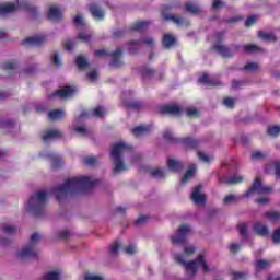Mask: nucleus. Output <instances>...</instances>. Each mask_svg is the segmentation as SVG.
<instances>
[{
  "mask_svg": "<svg viewBox=\"0 0 280 280\" xmlns=\"http://www.w3.org/2000/svg\"><path fill=\"white\" fill-rule=\"evenodd\" d=\"M153 178H165V171L161 168H155L151 172Z\"/></svg>",
  "mask_w": 280,
  "mask_h": 280,
  "instance_id": "8fccbe9b",
  "label": "nucleus"
},
{
  "mask_svg": "<svg viewBox=\"0 0 280 280\" xmlns=\"http://www.w3.org/2000/svg\"><path fill=\"white\" fill-rule=\"evenodd\" d=\"M75 65L80 71H84V69H88V67L91 66V63L86 58H84V56H78L75 59Z\"/></svg>",
  "mask_w": 280,
  "mask_h": 280,
  "instance_id": "bb28decb",
  "label": "nucleus"
},
{
  "mask_svg": "<svg viewBox=\"0 0 280 280\" xmlns=\"http://www.w3.org/2000/svg\"><path fill=\"white\" fill-rule=\"evenodd\" d=\"M270 167H273L276 177L280 178V161H276L271 165H267L265 167L266 172H268V170H270Z\"/></svg>",
  "mask_w": 280,
  "mask_h": 280,
  "instance_id": "e433bc0d",
  "label": "nucleus"
},
{
  "mask_svg": "<svg viewBox=\"0 0 280 280\" xmlns=\"http://www.w3.org/2000/svg\"><path fill=\"white\" fill-rule=\"evenodd\" d=\"M16 10H25L26 12H30L33 19H36V16H38V10L36 9V7H33L27 0H18L16 4H0V16H3L4 14H10L12 12H16Z\"/></svg>",
  "mask_w": 280,
  "mask_h": 280,
  "instance_id": "7ed1b4c3",
  "label": "nucleus"
},
{
  "mask_svg": "<svg viewBox=\"0 0 280 280\" xmlns=\"http://www.w3.org/2000/svg\"><path fill=\"white\" fill-rule=\"evenodd\" d=\"M129 45V54L135 55L137 54V49H139V45H141V40H131L128 43Z\"/></svg>",
  "mask_w": 280,
  "mask_h": 280,
  "instance_id": "4c0bfd02",
  "label": "nucleus"
},
{
  "mask_svg": "<svg viewBox=\"0 0 280 280\" xmlns=\"http://www.w3.org/2000/svg\"><path fill=\"white\" fill-rule=\"evenodd\" d=\"M240 235L245 240H248V225L246 223H242L238 225Z\"/></svg>",
  "mask_w": 280,
  "mask_h": 280,
  "instance_id": "37998d69",
  "label": "nucleus"
},
{
  "mask_svg": "<svg viewBox=\"0 0 280 280\" xmlns=\"http://www.w3.org/2000/svg\"><path fill=\"white\" fill-rule=\"evenodd\" d=\"M233 275V280H246L248 279V272H240L235 271L232 273Z\"/></svg>",
  "mask_w": 280,
  "mask_h": 280,
  "instance_id": "09e8293b",
  "label": "nucleus"
},
{
  "mask_svg": "<svg viewBox=\"0 0 280 280\" xmlns=\"http://www.w3.org/2000/svg\"><path fill=\"white\" fill-rule=\"evenodd\" d=\"M48 117L49 119H62V117H65V112L60 110V109H55L48 113Z\"/></svg>",
  "mask_w": 280,
  "mask_h": 280,
  "instance_id": "c9c22d12",
  "label": "nucleus"
},
{
  "mask_svg": "<svg viewBox=\"0 0 280 280\" xmlns=\"http://www.w3.org/2000/svg\"><path fill=\"white\" fill-rule=\"evenodd\" d=\"M200 191H202V186H196L191 192L190 198L195 205H205V200H207L205 195L200 194Z\"/></svg>",
  "mask_w": 280,
  "mask_h": 280,
  "instance_id": "2eb2a0df",
  "label": "nucleus"
},
{
  "mask_svg": "<svg viewBox=\"0 0 280 280\" xmlns=\"http://www.w3.org/2000/svg\"><path fill=\"white\" fill-rule=\"evenodd\" d=\"M48 156L52 161V167L58 168V167H62V165H65V161H62V158H60L58 155H54V154H49Z\"/></svg>",
  "mask_w": 280,
  "mask_h": 280,
  "instance_id": "72a5a7b5",
  "label": "nucleus"
},
{
  "mask_svg": "<svg viewBox=\"0 0 280 280\" xmlns=\"http://www.w3.org/2000/svg\"><path fill=\"white\" fill-rule=\"evenodd\" d=\"M126 108H132V110H141L143 103L141 101H124Z\"/></svg>",
  "mask_w": 280,
  "mask_h": 280,
  "instance_id": "c756f323",
  "label": "nucleus"
},
{
  "mask_svg": "<svg viewBox=\"0 0 280 280\" xmlns=\"http://www.w3.org/2000/svg\"><path fill=\"white\" fill-rule=\"evenodd\" d=\"M119 248H121V244L114 243L109 246V253H112V255H117V253L119 252Z\"/></svg>",
  "mask_w": 280,
  "mask_h": 280,
  "instance_id": "680f3d73",
  "label": "nucleus"
},
{
  "mask_svg": "<svg viewBox=\"0 0 280 280\" xmlns=\"http://www.w3.org/2000/svg\"><path fill=\"white\" fill-rule=\"evenodd\" d=\"M51 139H62V131L58 129H51L44 133L43 141H49Z\"/></svg>",
  "mask_w": 280,
  "mask_h": 280,
  "instance_id": "4be33fe9",
  "label": "nucleus"
},
{
  "mask_svg": "<svg viewBox=\"0 0 280 280\" xmlns=\"http://www.w3.org/2000/svg\"><path fill=\"white\" fill-rule=\"evenodd\" d=\"M94 56H96V58H101L102 56H110V54L106 49H97L94 51Z\"/></svg>",
  "mask_w": 280,
  "mask_h": 280,
  "instance_id": "69168bd1",
  "label": "nucleus"
},
{
  "mask_svg": "<svg viewBox=\"0 0 280 280\" xmlns=\"http://www.w3.org/2000/svg\"><path fill=\"white\" fill-rule=\"evenodd\" d=\"M176 45V36L165 33L162 37V46L164 49H172Z\"/></svg>",
  "mask_w": 280,
  "mask_h": 280,
  "instance_id": "a211bd4d",
  "label": "nucleus"
},
{
  "mask_svg": "<svg viewBox=\"0 0 280 280\" xmlns=\"http://www.w3.org/2000/svg\"><path fill=\"white\" fill-rule=\"evenodd\" d=\"M84 165H89L90 167H93L95 163H97V158L95 156H86L83 159Z\"/></svg>",
  "mask_w": 280,
  "mask_h": 280,
  "instance_id": "3c124183",
  "label": "nucleus"
},
{
  "mask_svg": "<svg viewBox=\"0 0 280 280\" xmlns=\"http://www.w3.org/2000/svg\"><path fill=\"white\" fill-rule=\"evenodd\" d=\"M14 120L8 119V120H2L0 121V128L9 129V128H14Z\"/></svg>",
  "mask_w": 280,
  "mask_h": 280,
  "instance_id": "603ef678",
  "label": "nucleus"
},
{
  "mask_svg": "<svg viewBox=\"0 0 280 280\" xmlns=\"http://www.w3.org/2000/svg\"><path fill=\"white\" fill-rule=\"evenodd\" d=\"M180 3L177 4H166L164 7H162L161 10V14H162V19H164V21H172L175 23V25H177L178 27L185 25L186 27H189V21L185 20L184 18H180L178 15H172L168 14V12H171V10L173 8H179Z\"/></svg>",
  "mask_w": 280,
  "mask_h": 280,
  "instance_id": "6e6552de",
  "label": "nucleus"
},
{
  "mask_svg": "<svg viewBox=\"0 0 280 280\" xmlns=\"http://www.w3.org/2000/svg\"><path fill=\"white\" fill-rule=\"evenodd\" d=\"M48 21H62V11L58 7L52 5L47 13Z\"/></svg>",
  "mask_w": 280,
  "mask_h": 280,
  "instance_id": "f3484780",
  "label": "nucleus"
},
{
  "mask_svg": "<svg viewBox=\"0 0 280 280\" xmlns=\"http://www.w3.org/2000/svg\"><path fill=\"white\" fill-rule=\"evenodd\" d=\"M245 71H257L259 69V65L256 62H248L244 66Z\"/></svg>",
  "mask_w": 280,
  "mask_h": 280,
  "instance_id": "6e6d98bb",
  "label": "nucleus"
},
{
  "mask_svg": "<svg viewBox=\"0 0 280 280\" xmlns=\"http://www.w3.org/2000/svg\"><path fill=\"white\" fill-rule=\"evenodd\" d=\"M267 135H269V137H279L280 126H269L267 128Z\"/></svg>",
  "mask_w": 280,
  "mask_h": 280,
  "instance_id": "58836bf2",
  "label": "nucleus"
},
{
  "mask_svg": "<svg viewBox=\"0 0 280 280\" xmlns=\"http://www.w3.org/2000/svg\"><path fill=\"white\" fill-rule=\"evenodd\" d=\"M254 231L257 233V235H260L261 237H266L268 235V226L262 223H255L254 224Z\"/></svg>",
  "mask_w": 280,
  "mask_h": 280,
  "instance_id": "a878e982",
  "label": "nucleus"
},
{
  "mask_svg": "<svg viewBox=\"0 0 280 280\" xmlns=\"http://www.w3.org/2000/svg\"><path fill=\"white\" fill-rule=\"evenodd\" d=\"M43 280H60V272L50 271L43 277Z\"/></svg>",
  "mask_w": 280,
  "mask_h": 280,
  "instance_id": "a19ab883",
  "label": "nucleus"
},
{
  "mask_svg": "<svg viewBox=\"0 0 280 280\" xmlns=\"http://www.w3.org/2000/svg\"><path fill=\"white\" fill-rule=\"evenodd\" d=\"M57 237L58 240H69V237H71V232H69V230L59 231Z\"/></svg>",
  "mask_w": 280,
  "mask_h": 280,
  "instance_id": "864d4df0",
  "label": "nucleus"
},
{
  "mask_svg": "<svg viewBox=\"0 0 280 280\" xmlns=\"http://www.w3.org/2000/svg\"><path fill=\"white\" fill-rule=\"evenodd\" d=\"M266 156H268V153H265L261 151H254L252 153V159H254L255 161H264V159H266Z\"/></svg>",
  "mask_w": 280,
  "mask_h": 280,
  "instance_id": "c03bdc74",
  "label": "nucleus"
},
{
  "mask_svg": "<svg viewBox=\"0 0 280 280\" xmlns=\"http://www.w3.org/2000/svg\"><path fill=\"white\" fill-rule=\"evenodd\" d=\"M167 166L171 172H174L175 174H180L183 171V162L176 161L174 159H168Z\"/></svg>",
  "mask_w": 280,
  "mask_h": 280,
  "instance_id": "412c9836",
  "label": "nucleus"
},
{
  "mask_svg": "<svg viewBox=\"0 0 280 280\" xmlns=\"http://www.w3.org/2000/svg\"><path fill=\"white\" fill-rule=\"evenodd\" d=\"M257 15H250L249 18H247L245 21V27H253V25L257 23Z\"/></svg>",
  "mask_w": 280,
  "mask_h": 280,
  "instance_id": "5fc2aeb1",
  "label": "nucleus"
},
{
  "mask_svg": "<svg viewBox=\"0 0 280 280\" xmlns=\"http://www.w3.org/2000/svg\"><path fill=\"white\" fill-rule=\"evenodd\" d=\"M272 191V187L264 186L261 182V177H256L252 186L248 190L245 191L244 197L248 198V196H253V194H258V196H264L266 194H270Z\"/></svg>",
  "mask_w": 280,
  "mask_h": 280,
  "instance_id": "1a4fd4ad",
  "label": "nucleus"
},
{
  "mask_svg": "<svg viewBox=\"0 0 280 280\" xmlns=\"http://www.w3.org/2000/svg\"><path fill=\"white\" fill-rule=\"evenodd\" d=\"M195 174H196V164H192L189 166V168L186 171L185 175L183 176L180 180L182 185H185L187 180H190V178H194Z\"/></svg>",
  "mask_w": 280,
  "mask_h": 280,
  "instance_id": "cd10ccee",
  "label": "nucleus"
},
{
  "mask_svg": "<svg viewBox=\"0 0 280 280\" xmlns=\"http://www.w3.org/2000/svg\"><path fill=\"white\" fill-rule=\"evenodd\" d=\"M148 130H150L149 127L145 126H137L135 127L131 132L133 135V137H136L137 139H139V137H143V135H145V132H148Z\"/></svg>",
  "mask_w": 280,
  "mask_h": 280,
  "instance_id": "2f4dec72",
  "label": "nucleus"
},
{
  "mask_svg": "<svg viewBox=\"0 0 280 280\" xmlns=\"http://www.w3.org/2000/svg\"><path fill=\"white\" fill-rule=\"evenodd\" d=\"M150 25V22L149 21H138V22H135L130 27V32H140V33H143L145 32V30H148Z\"/></svg>",
  "mask_w": 280,
  "mask_h": 280,
  "instance_id": "aec40b11",
  "label": "nucleus"
},
{
  "mask_svg": "<svg viewBox=\"0 0 280 280\" xmlns=\"http://www.w3.org/2000/svg\"><path fill=\"white\" fill-rule=\"evenodd\" d=\"M265 218L270 222H279L280 221V212L275 210H269L265 212Z\"/></svg>",
  "mask_w": 280,
  "mask_h": 280,
  "instance_id": "473e14b6",
  "label": "nucleus"
},
{
  "mask_svg": "<svg viewBox=\"0 0 280 280\" xmlns=\"http://www.w3.org/2000/svg\"><path fill=\"white\" fill-rule=\"evenodd\" d=\"M138 40H140V43H143V45H148V47H154V39L152 37H144Z\"/></svg>",
  "mask_w": 280,
  "mask_h": 280,
  "instance_id": "e2e57ef3",
  "label": "nucleus"
},
{
  "mask_svg": "<svg viewBox=\"0 0 280 280\" xmlns=\"http://www.w3.org/2000/svg\"><path fill=\"white\" fill-rule=\"evenodd\" d=\"M271 264L272 262L270 260H264V259L256 260L255 261L256 275H259L260 272H264V270H266L267 268H270Z\"/></svg>",
  "mask_w": 280,
  "mask_h": 280,
  "instance_id": "5701e85b",
  "label": "nucleus"
},
{
  "mask_svg": "<svg viewBox=\"0 0 280 280\" xmlns=\"http://www.w3.org/2000/svg\"><path fill=\"white\" fill-rule=\"evenodd\" d=\"M273 244H280V228L276 229L271 235Z\"/></svg>",
  "mask_w": 280,
  "mask_h": 280,
  "instance_id": "4d7b16f0",
  "label": "nucleus"
},
{
  "mask_svg": "<svg viewBox=\"0 0 280 280\" xmlns=\"http://www.w3.org/2000/svg\"><path fill=\"white\" fill-rule=\"evenodd\" d=\"M163 138L168 143H183L185 148H189L190 150H196V148L200 145V140L194 139L191 137L178 139L174 137V133H172L170 130L164 131Z\"/></svg>",
  "mask_w": 280,
  "mask_h": 280,
  "instance_id": "0eeeda50",
  "label": "nucleus"
},
{
  "mask_svg": "<svg viewBox=\"0 0 280 280\" xmlns=\"http://www.w3.org/2000/svg\"><path fill=\"white\" fill-rule=\"evenodd\" d=\"M2 232L4 233V235H14V233H16V228L12 226V225H5L3 224L1 226Z\"/></svg>",
  "mask_w": 280,
  "mask_h": 280,
  "instance_id": "79ce46f5",
  "label": "nucleus"
},
{
  "mask_svg": "<svg viewBox=\"0 0 280 280\" xmlns=\"http://www.w3.org/2000/svg\"><path fill=\"white\" fill-rule=\"evenodd\" d=\"M73 23L77 27H84V19L82 18V15L74 16Z\"/></svg>",
  "mask_w": 280,
  "mask_h": 280,
  "instance_id": "13d9d810",
  "label": "nucleus"
},
{
  "mask_svg": "<svg viewBox=\"0 0 280 280\" xmlns=\"http://www.w3.org/2000/svg\"><path fill=\"white\" fill-rule=\"evenodd\" d=\"M75 93V88L73 86H65L63 89L57 90L54 94L52 97H56V95H59L61 100H65L67 97H71Z\"/></svg>",
  "mask_w": 280,
  "mask_h": 280,
  "instance_id": "6ab92c4d",
  "label": "nucleus"
},
{
  "mask_svg": "<svg viewBox=\"0 0 280 280\" xmlns=\"http://www.w3.org/2000/svg\"><path fill=\"white\" fill-rule=\"evenodd\" d=\"M130 152V147L124 142H118L113 144L110 156L115 163L114 174H119L126 170V164H124V153Z\"/></svg>",
  "mask_w": 280,
  "mask_h": 280,
  "instance_id": "20e7f679",
  "label": "nucleus"
},
{
  "mask_svg": "<svg viewBox=\"0 0 280 280\" xmlns=\"http://www.w3.org/2000/svg\"><path fill=\"white\" fill-rule=\"evenodd\" d=\"M191 228L189 225H180L178 228V234L171 236L172 244H185L187 242V233H190Z\"/></svg>",
  "mask_w": 280,
  "mask_h": 280,
  "instance_id": "9b49d317",
  "label": "nucleus"
},
{
  "mask_svg": "<svg viewBox=\"0 0 280 280\" xmlns=\"http://www.w3.org/2000/svg\"><path fill=\"white\" fill-rule=\"evenodd\" d=\"M187 117H200V113L196 108L186 109Z\"/></svg>",
  "mask_w": 280,
  "mask_h": 280,
  "instance_id": "052dcab7",
  "label": "nucleus"
},
{
  "mask_svg": "<svg viewBox=\"0 0 280 280\" xmlns=\"http://www.w3.org/2000/svg\"><path fill=\"white\" fill-rule=\"evenodd\" d=\"M186 12H189V14H198L200 12V8L191 2H188L186 3Z\"/></svg>",
  "mask_w": 280,
  "mask_h": 280,
  "instance_id": "ea45409f",
  "label": "nucleus"
},
{
  "mask_svg": "<svg viewBox=\"0 0 280 280\" xmlns=\"http://www.w3.org/2000/svg\"><path fill=\"white\" fill-rule=\"evenodd\" d=\"M159 113L161 115H174L175 117H179L183 109L177 105H163L159 107Z\"/></svg>",
  "mask_w": 280,
  "mask_h": 280,
  "instance_id": "f8f14e48",
  "label": "nucleus"
},
{
  "mask_svg": "<svg viewBox=\"0 0 280 280\" xmlns=\"http://www.w3.org/2000/svg\"><path fill=\"white\" fill-rule=\"evenodd\" d=\"M175 261L184 266L187 272H191L192 277L198 272V264L201 266V268H203V271L209 272V265H207V261H205V253H201L196 260L188 262L185 261V256H183V254H176Z\"/></svg>",
  "mask_w": 280,
  "mask_h": 280,
  "instance_id": "39448f33",
  "label": "nucleus"
},
{
  "mask_svg": "<svg viewBox=\"0 0 280 280\" xmlns=\"http://www.w3.org/2000/svg\"><path fill=\"white\" fill-rule=\"evenodd\" d=\"M212 49L220 54L222 58H233L236 51H240V45H232L231 48L224 45L214 44Z\"/></svg>",
  "mask_w": 280,
  "mask_h": 280,
  "instance_id": "9d476101",
  "label": "nucleus"
},
{
  "mask_svg": "<svg viewBox=\"0 0 280 280\" xmlns=\"http://www.w3.org/2000/svg\"><path fill=\"white\" fill-rule=\"evenodd\" d=\"M16 67H19V63L16 62V60H10L2 63V69L4 71H14Z\"/></svg>",
  "mask_w": 280,
  "mask_h": 280,
  "instance_id": "f704fd0d",
  "label": "nucleus"
},
{
  "mask_svg": "<svg viewBox=\"0 0 280 280\" xmlns=\"http://www.w3.org/2000/svg\"><path fill=\"white\" fill-rule=\"evenodd\" d=\"M243 180H244V177L237 176V175H233V176L223 178V183L225 185H237L238 183H243Z\"/></svg>",
  "mask_w": 280,
  "mask_h": 280,
  "instance_id": "7c9ffc66",
  "label": "nucleus"
},
{
  "mask_svg": "<svg viewBox=\"0 0 280 280\" xmlns=\"http://www.w3.org/2000/svg\"><path fill=\"white\" fill-rule=\"evenodd\" d=\"M224 31L215 33L214 38L219 45L222 43V40H224Z\"/></svg>",
  "mask_w": 280,
  "mask_h": 280,
  "instance_id": "338daca9",
  "label": "nucleus"
},
{
  "mask_svg": "<svg viewBox=\"0 0 280 280\" xmlns=\"http://www.w3.org/2000/svg\"><path fill=\"white\" fill-rule=\"evenodd\" d=\"M93 115L94 117L101 119L102 117H104V115H106V110H104V107L97 106L93 109Z\"/></svg>",
  "mask_w": 280,
  "mask_h": 280,
  "instance_id": "de8ad7c7",
  "label": "nucleus"
},
{
  "mask_svg": "<svg viewBox=\"0 0 280 280\" xmlns=\"http://www.w3.org/2000/svg\"><path fill=\"white\" fill-rule=\"evenodd\" d=\"M79 40H83V43H89L91 40V34H85V33H79L78 34Z\"/></svg>",
  "mask_w": 280,
  "mask_h": 280,
  "instance_id": "0e129e2a",
  "label": "nucleus"
},
{
  "mask_svg": "<svg viewBox=\"0 0 280 280\" xmlns=\"http://www.w3.org/2000/svg\"><path fill=\"white\" fill-rule=\"evenodd\" d=\"M89 12L96 21H104V11L96 3L89 5Z\"/></svg>",
  "mask_w": 280,
  "mask_h": 280,
  "instance_id": "dca6fc26",
  "label": "nucleus"
},
{
  "mask_svg": "<svg viewBox=\"0 0 280 280\" xmlns=\"http://www.w3.org/2000/svg\"><path fill=\"white\" fill-rule=\"evenodd\" d=\"M38 240H40V235L34 233L30 243L18 253V259H38V249L36 248Z\"/></svg>",
  "mask_w": 280,
  "mask_h": 280,
  "instance_id": "423d86ee",
  "label": "nucleus"
},
{
  "mask_svg": "<svg viewBox=\"0 0 280 280\" xmlns=\"http://www.w3.org/2000/svg\"><path fill=\"white\" fill-rule=\"evenodd\" d=\"M84 280H104V279L100 276H93V275L86 273L84 277Z\"/></svg>",
  "mask_w": 280,
  "mask_h": 280,
  "instance_id": "774afa93",
  "label": "nucleus"
},
{
  "mask_svg": "<svg viewBox=\"0 0 280 280\" xmlns=\"http://www.w3.org/2000/svg\"><path fill=\"white\" fill-rule=\"evenodd\" d=\"M140 73H141L143 80H145V79L150 80V78H154L156 70H154L150 67L143 66L140 70Z\"/></svg>",
  "mask_w": 280,
  "mask_h": 280,
  "instance_id": "c85d7f7f",
  "label": "nucleus"
},
{
  "mask_svg": "<svg viewBox=\"0 0 280 280\" xmlns=\"http://www.w3.org/2000/svg\"><path fill=\"white\" fill-rule=\"evenodd\" d=\"M47 191L37 190L28 199L26 211L32 213L34 218H40L45 214V207L47 206Z\"/></svg>",
  "mask_w": 280,
  "mask_h": 280,
  "instance_id": "f03ea898",
  "label": "nucleus"
},
{
  "mask_svg": "<svg viewBox=\"0 0 280 280\" xmlns=\"http://www.w3.org/2000/svg\"><path fill=\"white\" fill-rule=\"evenodd\" d=\"M47 43L46 36H37V37H27L22 42V45H27L28 47H40V45H45Z\"/></svg>",
  "mask_w": 280,
  "mask_h": 280,
  "instance_id": "ddd939ff",
  "label": "nucleus"
},
{
  "mask_svg": "<svg viewBox=\"0 0 280 280\" xmlns=\"http://www.w3.org/2000/svg\"><path fill=\"white\" fill-rule=\"evenodd\" d=\"M244 51L246 54H255V51H259V46L254 44H247L244 46Z\"/></svg>",
  "mask_w": 280,
  "mask_h": 280,
  "instance_id": "49530a36",
  "label": "nucleus"
},
{
  "mask_svg": "<svg viewBox=\"0 0 280 280\" xmlns=\"http://www.w3.org/2000/svg\"><path fill=\"white\" fill-rule=\"evenodd\" d=\"M223 104L224 106H226L228 108H234L235 107V100H233L232 97H225L223 100Z\"/></svg>",
  "mask_w": 280,
  "mask_h": 280,
  "instance_id": "bf43d9fd",
  "label": "nucleus"
},
{
  "mask_svg": "<svg viewBox=\"0 0 280 280\" xmlns=\"http://www.w3.org/2000/svg\"><path fill=\"white\" fill-rule=\"evenodd\" d=\"M110 56L112 61L109 62V66L117 69L124 65V61H121V56H124V48H117L114 52L110 54Z\"/></svg>",
  "mask_w": 280,
  "mask_h": 280,
  "instance_id": "4468645a",
  "label": "nucleus"
},
{
  "mask_svg": "<svg viewBox=\"0 0 280 280\" xmlns=\"http://www.w3.org/2000/svg\"><path fill=\"white\" fill-rule=\"evenodd\" d=\"M198 82L200 84H205L206 86H220V81H213L209 78V73H203L199 79Z\"/></svg>",
  "mask_w": 280,
  "mask_h": 280,
  "instance_id": "b1692460",
  "label": "nucleus"
},
{
  "mask_svg": "<svg viewBox=\"0 0 280 280\" xmlns=\"http://www.w3.org/2000/svg\"><path fill=\"white\" fill-rule=\"evenodd\" d=\"M73 130L77 135H81V137H86L89 135V130L85 126H74Z\"/></svg>",
  "mask_w": 280,
  "mask_h": 280,
  "instance_id": "a18cd8bd",
  "label": "nucleus"
},
{
  "mask_svg": "<svg viewBox=\"0 0 280 280\" xmlns=\"http://www.w3.org/2000/svg\"><path fill=\"white\" fill-rule=\"evenodd\" d=\"M258 38H261V40H265L266 43H277L278 38L272 33H265L262 31L258 32Z\"/></svg>",
  "mask_w": 280,
  "mask_h": 280,
  "instance_id": "393cba45",
  "label": "nucleus"
},
{
  "mask_svg": "<svg viewBox=\"0 0 280 280\" xmlns=\"http://www.w3.org/2000/svg\"><path fill=\"white\" fill-rule=\"evenodd\" d=\"M100 180H92L91 177L81 176L67 178L63 184L52 189L56 200L60 201L67 196H78L79 194H86L93 189Z\"/></svg>",
  "mask_w": 280,
  "mask_h": 280,
  "instance_id": "f257e3e1",
  "label": "nucleus"
}]
</instances>
